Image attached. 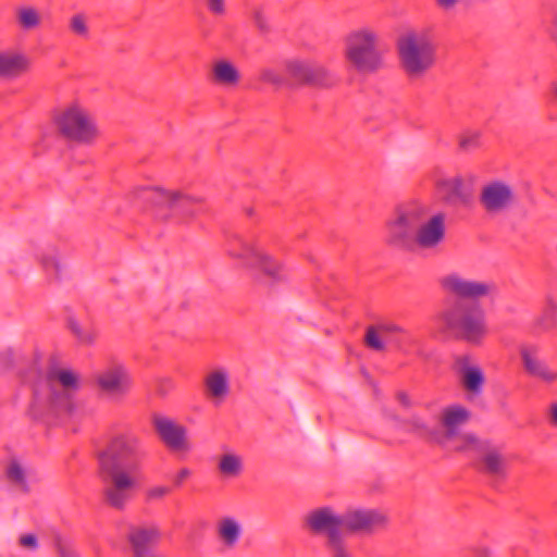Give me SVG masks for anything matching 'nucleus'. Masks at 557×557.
<instances>
[{
  "mask_svg": "<svg viewBox=\"0 0 557 557\" xmlns=\"http://www.w3.org/2000/svg\"><path fill=\"white\" fill-rule=\"evenodd\" d=\"M403 331V327L394 321H381L368 327L366 343L372 349L383 350L392 338Z\"/></svg>",
  "mask_w": 557,
  "mask_h": 557,
  "instance_id": "f3484780",
  "label": "nucleus"
},
{
  "mask_svg": "<svg viewBox=\"0 0 557 557\" xmlns=\"http://www.w3.org/2000/svg\"><path fill=\"white\" fill-rule=\"evenodd\" d=\"M287 71L298 81L311 82L313 79V65L307 60H290L287 63Z\"/></svg>",
  "mask_w": 557,
  "mask_h": 557,
  "instance_id": "bb28decb",
  "label": "nucleus"
},
{
  "mask_svg": "<svg viewBox=\"0 0 557 557\" xmlns=\"http://www.w3.org/2000/svg\"><path fill=\"white\" fill-rule=\"evenodd\" d=\"M96 383L102 392L125 393L132 386V374L127 366L112 363L97 374Z\"/></svg>",
  "mask_w": 557,
  "mask_h": 557,
  "instance_id": "ddd939ff",
  "label": "nucleus"
},
{
  "mask_svg": "<svg viewBox=\"0 0 557 557\" xmlns=\"http://www.w3.org/2000/svg\"><path fill=\"white\" fill-rule=\"evenodd\" d=\"M52 380L59 382L64 388H77L79 386L78 374L69 368H55L50 373Z\"/></svg>",
  "mask_w": 557,
  "mask_h": 557,
  "instance_id": "cd10ccee",
  "label": "nucleus"
},
{
  "mask_svg": "<svg viewBox=\"0 0 557 557\" xmlns=\"http://www.w3.org/2000/svg\"><path fill=\"white\" fill-rule=\"evenodd\" d=\"M461 382L463 387L474 396L479 395L485 383L483 369L475 363H467L461 368Z\"/></svg>",
  "mask_w": 557,
  "mask_h": 557,
  "instance_id": "393cba45",
  "label": "nucleus"
},
{
  "mask_svg": "<svg viewBox=\"0 0 557 557\" xmlns=\"http://www.w3.org/2000/svg\"><path fill=\"white\" fill-rule=\"evenodd\" d=\"M189 475V471L187 469H183L181 471V478H185V476H188Z\"/></svg>",
  "mask_w": 557,
  "mask_h": 557,
  "instance_id": "de8ad7c7",
  "label": "nucleus"
},
{
  "mask_svg": "<svg viewBox=\"0 0 557 557\" xmlns=\"http://www.w3.org/2000/svg\"><path fill=\"white\" fill-rule=\"evenodd\" d=\"M29 67L26 53L15 48H0V77H14Z\"/></svg>",
  "mask_w": 557,
  "mask_h": 557,
  "instance_id": "a211bd4d",
  "label": "nucleus"
},
{
  "mask_svg": "<svg viewBox=\"0 0 557 557\" xmlns=\"http://www.w3.org/2000/svg\"><path fill=\"white\" fill-rule=\"evenodd\" d=\"M549 419H550V422L557 426V401H554L550 406H549Z\"/></svg>",
  "mask_w": 557,
  "mask_h": 557,
  "instance_id": "a18cd8bd",
  "label": "nucleus"
},
{
  "mask_svg": "<svg viewBox=\"0 0 557 557\" xmlns=\"http://www.w3.org/2000/svg\"><path fill=\"white\" fill-rule=\"evenodd\" d=\"M549 36L554 44L557 45V14L555 15L550 28H549Z\"/></svg>",
  "mask_w": 557,
  "mask_h": 557,
  "instance_id": "c03bdc74",
  "label": "nucleus"
},
{
  "mask_svg": "<svg viewBox=\"0 0 557 557\" xmlns=\"http://www.w3.org/2000/svg\"><path fill=\"white\" fill-rule=\"evenodd\" d=\"M332 549L334 557H352L341 543H334V547Z\"/></svg>",
  "mask_w": 557,
  "mask_h": 557,
  "instance_id": "79ce46f5",
  "label": "nucleus"
},
{
  "mask_svg": "<svg viewBox=\"0 0 557 557\" xmlns=\"http://www.w3.org/2000/svg\"><path fill=\"white\" fill-rule=\"evenodd\" d=\"M261 78L264 81V82H276V77L273 75L272 71L269 70V69H265L262 71L261 73Z\"/></svg>",
  "mask_w": 557,
  "mask_h": 557,
  "instance_id": "49530a36",
  "label": "nucleus"
},
{
  "mask_svg": "<svg viewBox=\"0 0 557 557\" xmlns=\"http://www.w3.org/2000/svg\"><path fill=\"white\" fill-rule=\"evenodd\" d=\"M533 375L545 383H553L557 381V371L552 370L544 363L541 364Z\"/></svg>",
  "mask_w": 557,
  "mask_h": 557,
  "instance_id": "4c0bfd02",
  "label": "nucleus"
},
{
  "mask_svg": "<svg viewBox=\"0 0 557 557\" xmlns=\"http://www.w3.org/2000/svg\"><path fill=\"white\" fill-rule=\"evenodd\" d=\"M387 515L381 509L359 508L345 513L344 525L352 532H371L386 525Z\"/></svg>",
  "mask_w": 557,
  "mask_h": 557,
  "instance_id": "f8f14e48",
  "label": "nucleus"
},
{
  "mask_svg": "<svg viewBox=\"0 0 557 557\" xmlns=\"http://www.w3.org/2000/svg\"><path fill=\"white\" fill-rule=\"evenodd\" d=\"M67 327L70 332L75 336L77 342L82 345H91L94 343V335L91 332L86 330L78 320L70 318L67 320Z\"/></svg>",
  "mask_w": 557,
  "mask_h": 557,
  "instance_id": "473e14b6",
  "label": "nucleus"
},
{
  "mask_svg": "<svg viewBox=\"0 0 557 557\" xmlns=\"http://www.w3.org/2000/svg\"><path fill=\"white\" fill-rule=\"evenodd\" d=\"M381 36L376 28L361 25L352 28L345 38L344 57L360 73H374L384 66L380 49Z\"/></svg>",
  "mask_w": 557,
  "mask_h": 557,
  "instance_id": "f03ea898",
  "label": "nucleus"
},
{
  "mask_svg": "<svg viewBox=\"0 0 557 557\" xmlns=\"http://www.w3.org/2000/svg\"><path fill=\"white\" fill-rule=\"evenodd\" d=\"M305 527L314 533H325L331 537L332 548L334 543H339L336 532L344 524V516H339L334 508L321 506L308 511L304 518Z\"/></svg>",
  "mask_w": 557,
  "mask_h": 557,
  "instance_id": "1a4fd4ad",
  "label": "nucleus"
},
{
  "mask_svg": "<svg viewBox=\"0 0 557 557\" xmlns=\"http://www.w3.org/2000/svg\"><path fill=\"white\" fill-rule=\"evenodd\" d=\"M128 492L122 488H117L112 483L106 490L107 502L116 508L123 507L128 500Z\"/></svg>",
  "mask_w": 557,
  "mask_h": 557,
  "instance_id": "72a5a7b5",
  "label": "nucleus"
},
{
  "mask_svg": "<svg viewBox=\"0 0 557 557\" xmlns=\"http://www.w3.org/2000/svg\"><path fill=\"white\" fill-rule=\"evenodd\" d=\"M403 403H406V404H408V403H409V401H408V399H407V396H405V395H404V397H403Z\"/></svg>",
  "mask_w": 557,
  "mask_h": 557,
  "instance_id": "8fccbe9b",
  "label": "nucleus"
},
{
  "mask_svg": "<svg viewBox=\"0 0 557 557\" xmlns=\"http://www.w3.org/2000/svg\"><path fill=\"white\" fill-rule=\"evenodd\" d=\"M153 426L160 438L175 450L187 449V432L185 426L175 420L158 414L153 418Z\"/></svg>",
  "mask_w": 557,
  "mask_h": 557,
  "instance_id": "4468645a",
  "label": "nucleus"
},
{
  "mask_svg": "<svg viewBox=\"0 0 557 557\" xmlns=\"http://www.w3.org/2000/svg\"><path fill=\"white\" fill-rule=\"evenodd\" d=\"M70 30L82 38L89 36V17L85 13H75L69 22Z\"/></svg>",
  "mask_w": 557,
  "mask_h": 557,
  "instance_id": "2f4dec72",
  "label": "nucleus"
},
{
  "mask_svg": "<svg viewBox=\"0 0 557 557\" xmlns=\"http://www.w3.org/2000/svg\"><path fill=\"white\" fill-rule=\"evenodd\" d=\"M215 471L226 481L236 480L245 472L244 455L233 448H223L215 457Z\"/></svg>",
  "mask_w": 557,
  "mask_h": 557,
  "instance_id": "2eb2a0df",
  "label": "nucleus"
},
{
  "mask_svg": "<svg viewBox=\"0 0 557 557\" xmlns=\"http://www.w3.org/2000/svg\"><path fill=\"white\" fill-rule=\"evenodd\" d=\"M170 490L166 486H154L148 491V496L150 498H162L168 495Z\"/></svg>",
  "mask_w": 557,
  "mask_h": 557,
  "instance_id": "a19ab883",
  "label": "nucleus"
},
{
  "mask_svg": "<svg viewBox=\"0 0 557 557\" xmlns=\"http://www.w3.org/2000/svg\"><path fill=\"white\" fill-rule=\"evenodd\" d=\"M59 134L69 141L91 146L101 137L100 126L82 99H72L61 106L52 115Z\"/></svg>",
  "mask_w": 557,
  "mask_h": 557,
  "instance_id": "f257e3e1",
  "label": "nucleus"
},
{
  "mask_svg": "<svg viewBox=\"0 0 557 557\" xmlns=\"http://www.w3.org/2000/svg\"><path fill=\"white\" fill-rule=\"evenodd\" d=\"M524 369L534 374L543 363L537 356V348L534 346H523L520 351Z\"/></svg>",
  "mask_w": 557,
  "mask_h": 557,
  "instance_id": "7c9ffc66",
  "label": "nucleus"
},
{
  "mask_svg": "<svg viewBox=\"0 0 557 557\" xmlns=\"http://www.w3.org/2000/svg\"><path fill=\"white\" fill-rule=\"evenodd\" d=\"M436 7L444 11L455 9L462 0H433Z\"/></svg>",
  "mask_w": 557,
  "mask_h": 557,
  "instance_id": "ea45409f",
  "label": "nucleus"
},
{
  "mask_svg": "<svg viewBox=\"0 0 557 557\" xmlns=\"http://www.w3.org/2000/svg\"><path fill=\"white\" fill-rule=\"evenodd\" d=\"M17 21L23 28L33 29L41 22L40 13L33 7H21L16 13Z\"/></svg>",
  "mask_w": 557,
  "mask_h": 557,
  "instance_id": "c85d7f7f",
  "label": "nucleus"
},
{
  "mask_svg": "<svg viewBox=\"0 0 557 557\" xmlns=\"http://www.w3.org/2000/svg\"><path fill=\"white\" fill-rule=\"evenodd\" d=\"M553 94H554L555 98L557 99V83H555L553 85Z\"/></svg>",
  "mask_w": 557,
  "mask_h": 557,
  "instance_id": "09e8293b",
  "label": "nucleus"
},
{
  "mask_svg": "<svg viewBox=\"0 0 557 557\" xmlns=\"http://www.w3.org/2000/svg\"><path fill=\"white\" fill-rule=\"evenodd\" d=\"M421 212L422 208L417 206L399 210L387 223V243L395 246L409 243L413 235L416 236V227Z\"/></svg>",
  "mask_w": 557,
  "mask_h": 557,
  "instance_id": "423d86ee",
  "label": "nucleus"
},
{
  "mask_svg": "<svg viewBox=\"0 0 557 557\" xmlns=\"http://www.w3.org/2000/svg\"><path fill=\"white\" fill-rule=\"evenodd\" d=\"M438 324L448 331H458L465 339L479 344L487 335L486 314L482 306L466 308L459 315L453 309H446L437 315Z\"/></svg>",
  "mask_w": 557,
  "mask_h": 557,
  "instance_id": "20e7f679",
  "label": "nucleus"
},
{
  "mask_svg": "<svg viewBox=\"0 0 557 557\" xmlns=\"http://www.w3.org/2000/svg\"><path fill=\"white\" fill-rule=\"evenodd\" d=\"M512 200L511 187L503 181H492L484 185L481 201L487 210H499Z\"/></svg>",
  "mask_w": 557,
  "mask_h": 557,
  "instance_id": "dca6fc26",
  "label": "nucleus"
},
{
  "mask_svg": "<svg viewBox=\"0 0 557 557\" xmlns=\"http://www.w3.org/2000/svg\"><path fill=\"white\" fill-rule=\"evenodd\" d=\"M110 480L117 488H122L127 492L136 485L134 475L122 467H116V469L111 471Z\"/></svg>",
  "mask_w": 557,
  "mask_h": 557,
  "instance_id": "c756f323",
  "label": "nucleus"
},
{
  "mask_svg": "<svg viewBox=\"0 0 557 557\" xmlns=\"http://www.w3.org/2000/svg\"><path fill=\"white\" fill-rule=\"evenodd\" d=\"M212 76L216 84L234 87L239 84L242 75L237 65L227 59H219L212 64Z\"/></svg>",
  "mask_w": 557,
  "mask_h": 557,
  "instance_id": "4be33fe9",
  "label": "nucleus"
},
{
  "mask_svg": "<svg viewBox=\"0 0 557 557\" xmlns=\"http://www.w3.org/2000/svg\"><path fill=\"white\" fill-rule=\"evenodd\" d=\"M441 286L445 292L462 298H481L492 290L490 283L467 278L457 273L443 276Z\"/></svg>",
  "mask_w": 557,
  "mask_h": 557,
  "instance_id": "9b49d317",
  "label": "nucleus"
},
{
  "mask_svg": "<svg viewBox=\"0 0 557 557\" xmlns=\"http://www.w3.org/2000/svg\"><path fill=\"white\" fill-rule=\"evenodd\" d=\"M154 206L163 208L180 207L185 203L196 202L199 199L181 189L153 186L147 189Z\"/></svg>",
  "mask_w": 557,
  "mask_h": 557,
  "instance_id": "6ab92c4d",
  "label": "nucleus"
},
{
  "mask_svg": "<svg viewBox=\"0 0 557 557\" xmlns=\"http://www.w3.org/2000/svg\"><path fill=\"white\" fill-rule=\"evenodd\" d=\"M557 313V301L549 299L545 306L544 309V315L545 317H553Z\"/></svg>",
  "mask_w": 557,
  "mask_h": 557,
  "instance_id": "37998d69",
  "label": "nucleus"
},
{
  "mask_svg": "<svg viewBox=\"0 0 557 557\" xmlns=\"http://www.w3.org/2000/svg\"><path fill=\"white\" fill-rule=\"evenodd\" d=\"M416 228L417 243L422 247H433L444 237V215L435 214Z\"/></svg>",
  "mask_w": 557,
  "mask_h": 557,
  "instance_id": "aec40b11",
  "label": "nucleus"
},
{
  "mask_svg": "<svg viewBox=\"0 0 557 557\" xmlns=\"http://www.w3.org/2000/svg\"><path fill=\"white\" fill-rule=\"evenodd\" d=\"M484 465L491 472H499L505 467V458L497 450H490L484 456Z\"/></svg>",
  "mask_w": 557,
  "mask_h": 557,
  "instance_id": "c9c22d12",
  "label": "nucleus"
},
{
  "mask_svg": "<svg viewBox=\"0 0 557 557\" xmlns=\"http://www.w3.org/2000/svg\"><path fill=\"white\" fill-rule=\"evenodd\" d=\"M206 397L214 406L224 404L232 394V372L223 364L212 366L202 379Z\"/></svg>",
  "mask_w": 557,
  "mask_h": 557,
  "instance_id": "0eeeda50",
  "label": "nucleus"
},
{
  "mask_svg": "<svg viewBox=\"0 0 557 557\" xmlns=\"http://www.w3.org/2000/svg\"><path fill=\"white\" fill-rule=\"evenodd\" d=\"M17 545L25 552H36L39 548V535L35 532H23L17 539Z\"/></svg>",
  "mask_w": 557,
  "mask_h": 557,
  "instance_id": "f704fd0d",
  "label": "nucleus"
},
{
  "mask_svg": "<svg viewBox=\"0 0 557 557\" xmlns=\"http://www.w3.org/2000/svg\"><path fill=\"white\" fill-rule=\"evenodd\" d=\"M480 136L479 131L467 129L459 136V146L465 150L472 149L478 146Z\"/></svg>",
  "mask_w": 557,
  "mask_h": 557,
  "instance_id": "e433bc0d",
  "label": "nucleus"
},
{
  "mask_svg": "<svg viewBox=\"0 0 557 557\" xmlns=\"http://www.w3.org/2000/svg\"><path fill=\"white\" fill-rule=\"evenodd\" d=\"M4 476L15 487L27 490L28 468L22 457L12 455L4 462Z\"/></svg>",
  "mask_w": 557,
  "mask_h": 557,
  "instance_id": "5701e85b",
  "label": "nucleus"
},
{
  "mask_svg": "<svg viewBox=\"0 0 557 557\" xmlns=\"http://www.w3.org/2000/svg\"><path fill=\"white\" fill-rule=\"evenodd\" d=\"M400 67L410 77H421L434 63L429 35L423 29L404 30L396 40Z\"/></svg>",
  "mask_w": 557,
  "mask_h": 557,
  "instance_id": "7ed1b4c3",
  "label": "nucleus"
},
{
  "mask_svg": "<svg viewBox=\"0 0 557 557\" xmlns=\"http://www.w3.org/2000/svg\"><path fill=\"white\" fill-rule=\"evenodd\" d=\"M470 418L469 410L459 404H451L443 407L440 411L438 421L441 431L433 435V440L442 446L453 449H461L462 443H476V438L460 431L461 426Z\"/></svg>",
  "mask_w": 557,
  "mask_h": 557,
  "instance_id": "39448f33",
  "label": "nucleus"
},
{
  "mask_svg": "<svg viewBox=\"0 0 557 557\" xmlns=\"http://www.w3.org/2000/svg\"><path fill=\"white\" fill-rule=\"evenodd\" d=\"M208 10L218 16L226 14L227 2L226 0H207Z\"/></svg>",
  "mask_w": 557,
  "mask_h": 557,
  "instance_id": "58836bf2",
  "label": "nucleus"
},
{
  "mask_svg": "<svg viewBox=\"0 0 557 557\" xmlns=\"http://www.w3.org/2000/svg\"><path fill=\"white\" fill-rule=\"evenodd\" d=\"M162 536V529L158 525L151 524L133 530L128 536V540L135 548L137 555L140 554V549L147 546L157 545L161 541Z\"/></svg>",
  "mask_w": 557,
  "mask_h": 557,
  "instance_id": "b1692460",
  "label": "nucleus"
},
{
  "mask_svg": "<svg viewBox=\"0 0 557 557\" xmlns=\"http://www.w3.org/2000/svg\"><path fill=\"white\" fill-rule=\"evenodd\" d=\"M473 184L474 177L472 175L458 174L440 180L437 182V188L447 200H453L454 198L466 196L471 190Z\"/></svg>",
  "mask_w": 557,
  "mask_h": 557,
  "instance_id": "412c9836",
  "label": "nucleus"
},
{
  "mask_svg": "<svg viewBox=\"0 0 557 557\" xmlns=\"http://www.w3.org/2000/svg\"><path fill=\"white\" fill-rule=\"evenodd\" d=\"M245 249L246 263L250 269L273 281L284 278V264L274 255L252 244H246Z\"/></svg>",
  "mask_w": 557,
  "mask_h": 557,
  "instance_id": "9d476101",
  "label": "nucleus"
},
{
  "mask_svg": "<svg viewBox=\"0 0 557 557\" xmlns=\"http://www.w3.org/2000/svg\"><path fill=\"white\" fill-rule=\"evenodd\" d=\"M216 531L219 537L225 545L234 546L242 536V522L232 516L222 517L218 522Z\"/></svg>",
  "mask_w": 557,
  "mask_h": 557,
  "instance_id": "a878e982",
  "label": "nucleus"
},
{
  "mask_svg": "<svg viewBox=\"0 0 557 557\" xmlns=\"http://www.w3.org/2000/svg\"><path fill=\"white\" fill-rule=\"evenodd\" d=\"M138 448V440L131 433L114 435L100 455L103 468L110 466L125 467Z\"/></svg>",
  "mask_w": 557,
  "mask_h": 557,
  "instance_id": "6e6552de",
  "label": "nucleus"
}]
</instances>
